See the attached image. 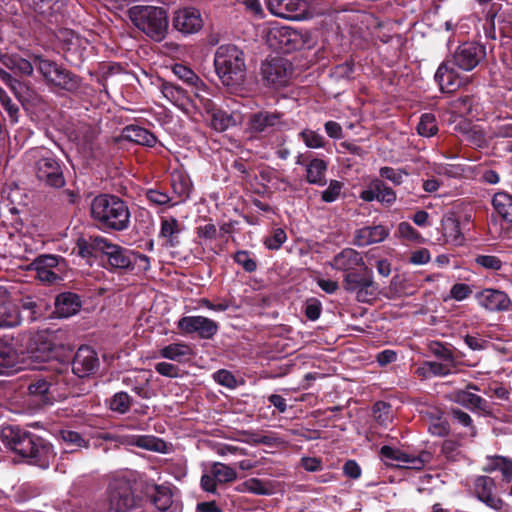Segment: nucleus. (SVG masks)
<instances>
[{
	"label": "nucleus",
	"instance_id": "1",
	"mask_svg": "<svg viewBox=\"0 0 512 512\" xmlns=\"http://www.w3.org/2000/svg\"><path fill=\"white\" fill-rule=\"evenodd\" d=\"M0 438L16 454L41 467H47L54 457L53 448L46 440L19 427H3Z\"/></svg>",
	"mask_w": 512,
	"mask_h": 512
},
{
	"label": "nucleus",
	"instance_id": "2",
	"mask_svg": "<svg viewBox=\"0 0 512 512\" xmlns=\"http://www.w3.org/2000/svg\"><path fill=\"white\" fill-rule=\"evenodd\" d=\"M92 218L103 228L126 230L130 225V211L124 200L116 195L100 194L90 205Z\"/></svg>",
	"mask_w": 512,
	"mask_h": 512
},
{
	"label": "nucleus",
	"instance_id": "3",
	"mask_svg": "<svg viewBox=\"0 0 512 512\" xmlns=\"http://www.w3.org/2000/svg\"><path fill=\"white\" fill-rule=\"evenodd\" d=\"M214 66L219 79L226 87L237 90L244 85L246 80L245 54L236 45L219 46L215 52Z\"/></svg>",
	"mask_w": 512,
	"mask_h": 512
},
{
	"label": "nucleus",
	"instance_id": "4",
	"mask_svg": "<svg viewBox=\"0 0 512 512\" xmlns=\"http://www.w3.org/2000/svg\"><path fill=\"white\" fill-rule=\"evenodd\" d=\"M128 15L133 24L155 41H161L168 29V17L161 7L133 6Z\"/></svg>",
	"mask_w": 512,
	"mask_h": 512
},
{
	"label": "nucleus",
	"instance_id": "5",
	"mask_svg": "<svg viewBox=\"0 0 512 512\" xmlns=\"http://www.w3.org/2000/svg\"><path fill=\"white\" fill-rule=\"evenodd\" d=\"M268 45L280 53H291L304 48L310 49L314 41L306 30H297L288 26H275L266 35Z\"/></svg>",
	"mask_w": 512,
	"mask_h": 512
},
{
	"label": "nucleus",
	"instance_id": "6",
	"mask_svg": "<svg viewBox=\"0 0 512 512\" xmlns=\"http://www.w3.org/2000/svg\"><path fill=\"white\" fill-rule=\"evenodd\" d=\"M35 64L48 85L69 93H77L80 90L81 77L62 65L41 56H35Z\"/></svg>",
	"mask_w": 512,
	"mask_h": 512
},
{
	"label": "nucleus",
	"instance_id": "7",
	"mask_svg": "<svg viewBox=\"0 0 512 512\" xmlns=\"http://www.w3.org/2000/svg\"><path fill=\"white\" fill-rule=\"evenodd\" d=\"M343 287L348 293L355 294L356 300L361 303L375 300L379 293V287L373 280L372 270L366 266L358 271L346 273Z\"/></svg>",
	"mask_w": 512,
	"mask_h": 512
},
{
	"label": "nucleus",
	"instance_id": "8",
	"mask_svg": "<svg viewBox=\"0 0 512 512\" xmlns=\"http://www.w3.org/2000/svg\"><path fill=\"white\" fill-rule=\"evenodd\" d=\"M0 61L11 71L10 73L0 68V79L18 95V87L21 86L18 78L31 76L33 74L34 68H36L35 56L31 61L16 53H3L0 54Z\"/></svg>",
	"mask_w": 512,
	"mask_h": 512
},
{
	"label": "nucleus",
	"instance_id": "9",
	"mask_svg": "<svg viewBox=\"0 0 512 512\" xmlns=\"http://www.w3.org/2000/svg\"><path fill=\"white\" fill-rule=\"evenodd\" d=\"M34 172L37 180L50 188H62L66 181L62 166L53 156L42 157L36 161Z\"/></svg>",
	"mask_w": 512,
	"mask_h": 512
},
{
	"label": "nucleus",
	"instance_id": "10",
	"mask_svg": "<svg viewBox=\"0 0 512 512\" xmlns=\"http://www.w3.org/2000/svg\"><path fill=\"white\" fill-rule=\"evenodd\" d=\"M260 74L267 85L283 86L292 75V65L282 57L269 58L262 62Z\"/></svg>",
	"mask_w": 512,
	"mask_h": 512
},
{
	"label": "nucleus",
	"instance_id": "11",
	"mask_svg": "<svg viewBox=\"0 0 512 512\" xmlns=\"http://www.w3.org/2000/svg\"><path fill=\"white\" fill-rule=\"evenodd\" d=\"M486 56L485 47L478 43H464L453 55L452 64L464 71L473 70Z\"/></svg>",
	"mask_w": 512,
	"mask_h": 512
},
{
	"label": "nucleus",
	"instance_id": "12",
	"mask_svg": "<svg viewBox=\"0 0 512 512\" xmlns=\"http://www.w3.org/2000/svg\"><path fill=\"white\" fill-rule=\"evenodd\" d=\"M380 455L386 464L392 465L393 462H401L405 464V467L417 470L422 469L432 459L431 453L427 451H422L418 456H411L388 445L381 447Z\"/></svg>",
	"mask_w": 512,
	"mask_h": 512
},
{
	"label": "nucleus",
	"instance_id": "13",
	"mask_svg": "<svg viewBox=\"0 0 512 512\" xmlns=\"http://www.w3.org/2000/svg\"><path fill=\"white\" fill-rule=\"evenodd\" d=\"M282 114L271 111H258L249 116L247 131L252 135L271 133L282 124Z\"/></svg>",
	"mask_w": 512,
	"mask_h": 512
},
{
	"label": "nucleus",
	"instance_id": "14",
	"mask_svg": "<svg viewBox=\"0 0 512 512\" xmlns=\"http://www.w3.org/2000/svg\"><path fill=\"white\" fill-rule=\"evenodd\" d=\"M99 359L95 350L88 346H81L72 361V372L79 378L90 376L97 372Z\"/></svg>",
	"mask_w": 512,
	"mask_h": 512
},
{
	"label": "nucleus",
	"instance_id": "15",
	"mask_svg": "<svg viewBox=\"0 0 512 512\" xmlns=\"http://www.w3.org/2000/svg\"><path fill=\"white\" fill-rule=\"evenodd\" d=\"M266 5L273 15L289 20H299L307 12L304 0H267Z\"/></svg>",
	"mask_w": 512,
	"mask_h": 512
},
{
	"label": "nucleus",
	"instance_id": "16",
	"mask_svg": "<svg viewBox=\"0 0 512 512\" xmlns=\"http://www.w3.org/2000/svg\"><path fill=\"white\" fill-rule=\"evenodd\" d=\"M178 328L187 334L197 333L201 338L210 339L216 334L218 325L203 316H185L178 321Z\"/></svg>",
	"mask_w": 512,
	"mask_h": 512
},
{
	"label": "nucleus",
	"instance_id": "17",
	"mask_svg": "<svg viewBox=\"0 0 512 512\" xmlns=\"http://www.w3.org/2000/svg\"><path fill=\"white\" fill-rule=\"evenodd\" d=\"M172 25L177 31L188 35L198 32L203 26V20L199 10L184 8L175 12Z\"/></svg>",
	"mask_w": 512,
	"mask_h": 512
},
{
	"label": "nucleus",
	"instance_id": "18",
	"mask_svg": "<svg viewBox=\"0 0 512 512\" xmlns=\"http://www.w3.org/2000/svg\"><path fill=\"white\" fill-rule=\"evenodd\" d=\"M111 509L115 512H128L135 506V498L128 483L113 485L109 492Z\"/></svg>",
	"mask_w": 512,
	"mask_h": 512
},
{
	"label": "nucleus",
	"instance_id": "19",
	"mask_svg": "<svg viewBox=\"0 0 512 512\" xmlns=\"http://www.w3.org/2000/svg\"><path fill=\"white\" fill-rule=\"evenodd\" d=\"M481 306L489 311H507L512 306L508 295L496 289H484L476 295Z\"/></svg>",
	"mask_w": 512,
	"mask_h": 512
},
{
	"label": "nucleus",
	"instance_id": "20",
	"mask_svg": "<svg viewBox=\"0 0 512 512\" xmlns=\"http://www.w3.org/2000/svg\"><path fill=\"white\" fill-rule=\"evenodd\" d=\"M20 322L18 306L10 299L7 289L0 286V327H15Z\"/></svg>",
	"mask_w": 512,
	"mask_h": 512
},
{
	"label": "nucleus",
	"instance_id": "21",
	"mask_svg": "<svg viewBox=\"0 0 512 512\" xmlns=\"http://www.w3.org/2000/svg\"><path fill=\"white\" fill-rule=\"evenodd\" d=\"M450 63V61L442 63L435 74V80L438 82L441 91L445 93L456 91L462 84L461 79Z\"/></svg>",
	"mask_w": 512,
	"mask_h": 512
},
{
	"label": "nucleus",
	"instance_id": "22",
	"mask_svg": "<svg viewBox=\"0 0 512 512\" xmlns=\"http://www.w3.org/2000/svg\"><path fill=\"white\" fill-rule=\"evenodd\" d=\"M332 268L349 273L358 271L356 267H364V261L360 253L351 248H346L338 253L331 262Z\"/></svg>",
	"mask_w": 512,
	"mask_h": 512
},
{
	"label": "nucleus",
	"instance_id": "23",
	"mask_svg": "<svg viewBox=\"0 0 512 512\" xmlns=\"http://www.w3.org/2000/svg\"><path fill=\"white\" fill-rule=\"evenodd\" d=\"M104 255L107 256L108 262L115 269L133 268V252L119 245L109 243Z\"/></svg>",
	"mask_w": 512,
	"mask_h": 512
},
{
	"label": "nucleus",
	"instance_id": "24",
	"mask_svg": "<svg viewBox=\"0 0 512 512\" xmlns=\"http://www.w3.org/2000/svg\"><path fill=\"white\" fill-rule=\"evenodd\" d=\"M105 238L99 236H82L77 239L78 254L83 258L97 257V253H105L108 246Z\"/></svg>",
	"mask_w": 512,
	"mask_h": 512
},
{
	"label": "nucleus",
	"instance_id": "25",
	"mask_svg": "<svg viewBox=\"0 0 512 512\" xmlns=\"http://www.w3.org/2000/svg\"><path fill=\"white\" fill-rule=\"evenodd\" d=\"M389 234L388 229L382 225L367 226L356 231L354 244L360 247L383 241Z\"/></svg>",
	"mask_w": 512,
	"mask_h": 512
},
{
	"label": "nucleus",
	"instance_id": "26",
	"mask_svg": "<svg viewBox=\"0 0 512 512\" xmlns=\"http://www.w3.org/2000/svg\"><path fill=\"white\" fill-rule=\"evenodd\" d=\"M453 401L473 411L478 410L486 414L491 412L490 405L485 399L467 390L455 391L453 393Z\"/></svg>",
	"mask_w": 512,
	"mask_h": 512
},
{
	"label": "nucleus",
	"instance_id": "27",
	"mask_svg": "<svg viewBox=\"0 0 512 512\" xmlns=\"http://www.w3.org/2000/svg\"><path fill=\"white\" fill-rule=\"evenodd\" d=\"M122 138L138 145L153 147L156 144V137L145 128L136 125L126 126L122 131Z\"/></svg>",
	"mask_w": 512,
	"mask_h": 512
},
{
	"label": "nucleus",
	"instance_id": "28",
	"mask_svg": "<svg viewBox=\"0 0 512 512\" xmlns=\"http://www.w3.org/2000/svg\"><path fill=\"white\" fill-rule=\"evenodd\" d=\"M181 231V225L176 218L168 217L161 219L160 237L165 239V246L176 247L180 243L179 234Z\"/></svg>",
	"mask_w": 512,
	"mask_h": 512
},
{
	"label": "nucleus",
	"instance_id": "29",
	"mask_svg": "<svg viewBox=\"0 0 512 512\" xmlns=\"http://www.w3.org/2000/svg\"><path fill=\"white\" fill-rule=\"evenodd\" d=\"M65 6L66 0H32L34 12L43 18H51L62 14Z\"/></svg>",
	"mask_w": 512,
	"mask_h": 512
},
{
	"label": "nucleus",
	"instance_id": "30",
	"mask_svg": "<svg viewBox=\"0 0 512 512\" xmlns=\"http://www.w3.org/2000/svg\"><path fill=\"white\" fill-rule=\"evenodd\" d=\"M55 305L58 313L63 317L75 314L80 308L79 297L71 292L61 293L56 297Z\"/></svg>",
	"mask_w": 512,
	"mask_h": 512
},
{
	"label": "nucleus",
	"instance_id": "31",
	"mask_svg": "<svg viewBox=\"0 0 512 512\" xmlns=\"http://www.w3.org/2000/svg\"><path fill=\"white\" fill-rule=\"evenodd\" d=\"M239 115L234 113H228L222 109H217L209 117L211 127L218 131L223 132L230 127L236 126L239 121Z\"/></svg>",
	"mask_w": 512,
	"mask_h": 512
},
{
	"label": "nucleus",
	"instance_id": "32",
	"mask_svg": "<svg viewBox=\"0 0 512 512\" xmlns=\"http://www.w3.org/2000/svg\"><path fill=\"white\" fill-rule=\"evenodd\" d=\"M159 353L161 357L177 362L189 359L193 355L191 347L185 343L169 344L163 347Z\"/></svg>",
	"mask_w": 512,
	"mask_h": 512
},
{
	"label": "nucleus",
	"instance_id": "33",
	"mask_svg": "<svg viewBox=\"0 0 512 512\" xmlns=\"http://www.w3.org/2000/svg\"><path fill=\"white\" fill-rule=\"evenodd\" d=\"M326 171L327 163L322 159L315 158L307 165L306 179L311 184L324 186L327 183L325 178Z\"/></svg>",
	"mask_w": 512,
	"mask_h": 512
},
{
	"label": "nucleus",
	"instance_id": "34",
	"mask_svg": "<svg viewBox=\"0 0 512 512\" xmlns=\"http://www.w3.org/2000/svg\"><path fill=\"white\" fill-rule=\"evenodd\" d=\"M46 378L50 384L52 396H54V394H64L72 380L68 368L50 374Z\"/></svg>",
	"mask_w": 512,
	"mask_h": 512
},
{
	"label": "nucleus",
	"instance_id": "35",
	"mask_svg": "<svg viewBox=\"0 0 512 512\" xmlns=\"http://www.w3.org/2000/svg\"><path fill=\"white\" fill-rule=\"evenodd\" d=\"M499 470L502 473L503 479L510 482L512 479V461L502 456H494L488 459L487 464L484 466V471L493 472Z\"/></svg>",
	"mask_w": 512,
	"mask_h": 512
},
{
	"label": "nucleus",
	"instance_id": "36",
	"mask_svg": "<svg viewBox=\"0 0 512 512\" xmlns=\"http://www.w3.org/2000/svg\"><path fill=\"white\" fill-rule=\"evenodd\" d=\"M492 204L497 213L506 221H512V196L505 193H496L492 199Z\"/></svg>",
	"mask_w": 512,
	"mask_h": 512
},
{
	"label": "nucleus",
	"instance_id": "37",
	"mask_svg": "<svg viewBox=\"0 0 512 512\" xmlns=\"http://www.w3.org/2000/svg\"><path fill=\"white\" fill-rule=\"evenodd\" d=\"M462 141L466 142L469 146L475 148H485L488 146L485 133L482 129L477 126H473L467 129H462Z\"/></svg>",
	"mask_w": 512,
	"mask_h": 512
},
{
	"label": "nucleus",
	"instance_id": "38",
	"mask_svg": "<svg viewBox=\"0 0 512 512\" xmlns=\"http://www.w3.org/2000/svg\"><path fill=\"white\" fill-rule=\"evenodd\" d=\"M33 346H31L32 357L40 361L48 360L53 353L52 343L44 340L42 336H36L33 339Z\"/></svg>",
	"mask_w": 512,
	"mask_h": 512
},
{
	"label": "nucleus",
	"instance_id": "39",
	"mask_svg": "<svg viewBox=\"0 0 512 512\" xmlns=\"http://www.w3.org/2000/svg\"><path fill=\"white\" fill-rule=\"evenodd\" d=\"M211 474L214 475L218 483L232 482L237 478V472L234 468L220 462L212 464Z\"/></svg>",
	"mask_w": 512,
	"mask_h": 512
},
{
	"label": "nucleus",
	"instance_id": "40",
	"mask_svg": "<svg viewBox=\"0 0 512 512\" xmlns=\"http://www.w3.org/2000/svg\"><path fill=\"white\" fill-rule=\"evenodd\" d=\"M19 361V354L12 344L0 339V366L14 367Z\"/></svg>",
	"mask_w": 512,
	"mask_h": 512
},
{
	"label": "nucleus",
	"instance_id": "41",
	"mask_svg": "<svg viewBox=\"0 0 512 512\" xmlns=\"http://www.w3.org/2000/svg\"><path fill=\"white\" fill-rule=\"evenodd\" d=\"M161 92L165 98L174 104H182L187 98L186 91L170 82H164L161 85Z\"/></svg>",
	"mask_w": 512,
	"mask_h": 512
},
{
	"label": "nucleus",
	"instance_id": "42",
	"mask_svg": "<svg viewBox=\"0 0 512 512\" xmlns=\"http://www.w3.org/2000/svg\"><path fill=\"white\" fill-rule=\"evenodd\" d=\"M173 73L185 83L198 87L199 84L204 85L197 74L189 67L182 64H175L172 68Z\"/></svg>",
	"mask_w": 512,
	"mask_h": 512
},
{
	"label": "nucleus",
	"instance_id": "43",
	"mask_svg": "<svg viewBox=\"0 0 512 512\" xmlns=\"http://www.w3.org/2000/svg\"><path fill=\"white\" fill-rule=\"evenodd\" d=\"M417 131L421 136L431 137L438 131L436 118L431 113H425L421 116L417 125Z\"/></svg>",
	"mask_w": 512,
	"mask_h": 512
},
{
	"label": "nucleus",
	"instance_id": "44",
	"mask_svg": "<svg viewBox=\"0 0 512 512\" xmlns=\"http://www.w3.org/2000/svg\"><path fill=\"white\" fill-rule=\"evenodd\" d=\"M60 262H64V258L56 255H40L33 262L32 265L35 269H56L61 272L59 268Z\"/></svg>",
	"mask_w": 512,
	"mask_h": 512
},
{
	"label": "nucleus",
	"instance_id": "45",
	"mask_svg": "<svg viewBox=\"0 0 512 512\" xmlns=\"http://www.w3.org/2000/svg\"><path fill=\"white\" fill-rule=\"evenodd\" d=\"M429 351L437 358L455 367V358L452 351L444 344L434 341L429 344Z\"/></svg>",
	"mask_w": 512,
	"mask_h": 512
},
{
	"label": "nucleus",
	"instance_id": "46",
	"mask_svg": "<svg viewBox=\"0 0 512 512\" xmlns=\"http://www.w3.org/2000/svg\"><path fill=\"white\" fill-rule=\"evenodd\" d=\"M376 185L377 193L379 194L378 202L385 206L394 204L397 199L396 192L381 179H378Z\"/></svg>",
	"mask_w": 512,
	"mask_h": 512
},
{
	"label": "nucleus",
	"instance_id": "47",
	"mask_svg": "<svg viewBox=\"0 0 512 512\" xmlns=\"http://www.w3.org/2000/svg\"><path fill=\"white\" fill-rule=\"evenodd\" d=\"M443 235L454 242L461 238L460 223L453 217H448L442 221Z\"/></svg>",
	"mask_w": 512,
	"mask_h": 512
},
{
	"label": "nucleus",
	"instance_id": "48",
	"mask_svg": "<svg viewBox=\"0 0 512 512\" xmlns=\"http://www.w3.org/2000/svg\"><path fill=\"white\" fill-rule=\"evenodd\" d=\"M131 406V398L126 392L116 393L110 400V409L120 414L126 413Z\"/></svg>",
	"mask_w": 512,
	"mask_h": 512
},
{
	"label": "nucleus",
	"instance_id": "49",
	"mask_svg": "<svg viewBox=\"0 0 512 512\" xmlns=\"http://www.w3.org/2000/svg\"><path fill=\"white\" fill-rule=\"evenodd\" d=\"M237 489L241 492L249 491L257 495H268L270 493L269 488L266 487L265 484L257 478H250L246 480L241 485H239Z\"/></svg>",
	"mask_w": 512,
	"mask_h": 512
},
{
	"label": "nucleus",
	"instance_id": "50",
	"mask_svg": "<svg viewBox=\"0 0 512 512\" xmlns=\"http://www.w3.org/2000/svg\"><path fill=\"white\" fill-rule=\"evenodd\" d=\"M0 103L3 108L8 113L12 122H16L18 120L19 115V107L16 103L12 101L7 92L0 87Z\"/></svg>",
	"mask_w": 512,
	"mask_h": 512
},
{
	"label": "nucleus",
	"instance_id": "51",
	"mask_svg": "<svg viewBox=\"0 0 512 512\" xmlns=\"http://www.w3.org/2000/svg\"><path fill=\"white\" fill-rule=\"evenodd\" d=\"M343 183L338 180H331L329 186L321 194L322 201L326 203H332L336 201L342 191Z\"/></svg>",
	"mask_w": 512,
	"mask_h": 512
},
{
	"label": "nucleus",
	"instance_id": "52",
	"mask_svg": "<svg viewBox=\"0 0 512 512\" xmlns=\"http://www.w3.org/2000/svg\"><path fill=\"white\" fill-rule=\"evenodd\" d=\"M495 489V481L488 476H480L475 482V492L477 498L483 497L486 494L493 492Z\"/></svg>",
	"mask_w": 512,
	"mask_h": 512
},
{
	"label": "nucleus",
	"instance_id": "53",
	"mask_svg": "<svg viewBox=\"0 0 512 512\" xmlns=\"http://www.w3.org/2000/svg\"><path fill=\"white\" fill-rule=\"evenodd\" d=\"M379 174L382 178L391 181L394 185H401L403 177L408 175V173L402 169H394L388 166L380 168Z\"/></svg>",
	"mask_w": 512,
	"mask_h": 512
},
{
	"label": "nucleus",
	"instance_id": "54",
	"mask_svg": "<svg viewBox=\"0 0 512 512\" xmlns=\"http://www.w3.org/2000/svg\"><path fill=\"white\" fill-rule=\"evenodd\" d=\"M234 261L243 267L246 272H254L257 269L256 261L250 257L247 251H237L234 255Z\"/></svg>",
	"mask_w": 512,
	"mask_h": 512
},
{
	"label": "nucleus",
	"instance_id": "55",
	"mask_svg": "<svg viewBox=\"0 0 512 512\" xmlns=\"http://www.w3.org/2000/svg\"><path fill=\"white\" fill-rule=\"evenodd\" d=\"M29 393L34 396H46L48 394L52 395L50 390V384L48 383V379L40 378L32 382L28 387Z\"/></svg>",
	"mask_w": 512,
	"mask_h": 512
},
{
	"label": "nucleus",
	"instance_id": "56",
	"mask_svg": "<svg viewBox=\"0 0 512 512\" xmlns=\"http://www.w3.org/2000/svg\"><path fill=\"white\" fill-rule=\"evenodd\" d=\"M300 136L310 148H321L324 146V138L315 131L306 129L300 133Z\"/></svg>",
	"mask_w": 512,
	"mask_h": 512
},
{
	"label": "nucleus",
	"instance_id": "57",
	"mask_svg": "<svg viewBox=\"0 0 512 512\" xmlns=\"http://www.w3.org/2000/svg\"><path fill=\"white\" fill-rule=\"evenodd\" d=\"M475 262L485 269L498 271L502 267V261L492 255H479L476 257Z\"/></svg>",
	"mask_w": 512,
	"mask_h": 512
},
{
	"label": "nucleus",
	"instance_id": "58",
	"mask_svg": "<svg viewBox=\"0 0 512 512\" xmlns=\"http://www.w3.org/2000/svg\"><path fill=\"white\" fill-rule=\"evenodd\" d=\"M37 278L47 284H56L62 280L60 272L54 269H35Z\"/></svg>",
	"mask_w": 512,
	"mask_h": 512
},
{
	"label": "nucleus",
	"instance_id": "59",
	"mask_svg": "<svg viewBox=\"0 0 512 512\" xmlns=\"http://www.w3.org/2000/svg\"><path fill=\"white\" fill-rule=\"evenodd\" d=\"M155 370L162 376L177 378L180 376V369L171 363L160 362L155 365Z\"/></svg>",
	"mask_w": 512,
	"mask_h": 512
},
{
	"label": "nucleus",
	"instance_id": "60",
	"mask_svg": "<svg viewBox=\"0 0 512 512\" xmlns=\"http://www.w3.org/2000/svg\"><path fill=\"white\" fill-rule=\"evenodd\" d=\"M285 240V231L283 229L278 228L274 231V234L271 237L266 238L265 245L269 249L276 250L280 248V246L285 242Z\"/></svg>",
	"mask_w": 512,
	"mask_h": 512
},
{
	"label": "nucleus",
	"instance_id": "61",
	"mask_svg": "<svg viewBox=\"0 0 512 512\" xmlns=\"http://www.w3.org/2000/svg\"><path fill=\"white\" fill-rule=\"evenodd\" d=\"M472 293L469 285L464 283H456L450 290V295L457 301H462Z\"/></svg>",
	"mask_w": 512,
	"mask_h": 512
},
{
	"label": "nucleus",
	"instance_id": "62",
	"mask_svg": "<svg viewBox=\"0 0 512 512\" xmlns=\"http://www.w3.org/2000/svg\"><path fill=\"white\" fill-rule=\"evenodd\" d=\"M425 366L434 376H446L451 373L450 367H452L449 363L442 364L434 361L425 362Z\"/></svg>",
	"mask_w": 512,
	"mask_h": 512
},
{
	"label": "nucleus",
	"instance_id": "63",
	"mask_svg": "<svg viewBox=\"0 0 512 512\" xmlns=\"http://www.w3.org/2000/svg\"><path fill=\"white\" fill-rule=\"evenodd\" d=\"M21 306L23 310L29 312V315L27 316L29 321H35L40 317L38 304L32 298H24L22 300Z\"/></svg>",
	"mask_w": 512,
	"mask_h": 512
},
{
	"label": "nucleus",
	"instance_id": "64",
	"mask_svg": "<svg viewBox=\"0 0 512 512\" xmlns=\"http://www.w3.org/2000/svg\"><path fill=\"white\" fill-rule=\"evenodd\" d=\"M146 197L151 203L155 205H165L168 204L171 200L168 194L156 189L147 190Z\"/></svg>",
	"mask_w": 512,
	"mask_h": 512
}]
</instances>
